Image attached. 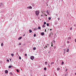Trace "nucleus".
I'll return each mask as SVG.
<instances>
[{
  "label": "nucleus",
  "mask_w": 76,
  "mask_h": 76,
  "mask_svg": "<svg viewBox=\"0 0 76 76\" xmlns=\"http://www.w3.org/2000/svg\"><path fill=\"white\" fill-rule=\"evenodd\" d=\"M41 35H42V36L44 35V32L42 33H41Z\"/></svg>",
  "instance_id": "5"
},
{
  "label": "nucleus",
  "mask_w": 76,
  "mask_h": 76,
  "mask_svg": "<svg viewBox=\"0 0 76 76\" xmlns=\"http://www.w3.org/2000/svg\"><path fill=\"white\" fill-rule=\"evenodd\" d=\"M50 31H52V29H50Z\"/></svg>",
  "instance_id": "47"
},
{
  "label": "nucleus",
  "mask_w": 76,
  "mask_h": 76,
  "mask_svg": "<svg viewBox=\"0 0 76 76\" xmlns=\"http://www.w3.org/2000/svg\"><path fill=\"white\" fill-rule=\"evenodd\" d=\"M38 19H39V18H38Z\"/></svg>",
  "instance_id": "56"
},
{
  "label": "nucleus",
  "mask_w": 76,
  "mask_h": 76,
  "mask_svg": "<svg viewBox=\"0 0 76 76\" xmlns=\"http://www.w3.org/2000/svg\"><path fill=\"white\" fill-rule=\"evenodd\" d=\"M45 32H46V29H45Z\"/></svg>",
  "instance_id": "45"
},
{
  "label": "nucleus",
  "mask_w": 76,
  "mask_h": 76,
  "mask_svg": "<svg viewBox=\"0 0 76 76\" xmlns=\"http://www.w3.org/2000/svg\"><path fill=\"white\" fill-rule=\"evenodd\" d=\"M56 46H55V47H54V49H56Z\"/></svg>",
  "instance_id": "38"
},
{
  "label": "nucleus",
  "mask_w": 76,
  "mask_h": 76,
  "mask_svg": "<svg viewBox=\"0 0 76 76\" xmlns=\"http://www.w3.org/2000/svg\"><path fill=\"white\" fill-rule=\"evenodd\" d=\"M44 24H46V22H44Z\"/></svg>",
  "instance_id": "36"
},
{
  "label": "nucleus",
  "mask_w": 76,
  "mask_h": 76,
  "mask_svg": "<svg viewBox=\"0 0 76 76\" xmlns=\"http://www.w3.org/2000/svg\"><path fill=\"white\" fill-rule=\"evenodd\" d=\"M34 37H36V34H34Z\"/></svg>",
  "instance_id": "26"
},
{
  "label": "nucleus",
  "mask_w": 76,
  "mask_h": 76,
  "mask_svg": "<svg viewBox=\"0 0 76 76\" xmlns=\"http://www.w3.org/2000/svg\"><path fill=\"white\" fill-rule=\"evenodd\" d=\"M75 75H76V72L75 73Z\"/></svg>",
  "instance_id": "50"
},
{
  "label": "nucleus",
  "mask_w": 76,
  "mask_h": 76,
  "mask_svg": "<svg viewBox=\"0 0 76 76\" xmlns=\"http://www.w3.org/2000/svg\"><path fill=\"white\" fill-rule=\"evenodd\" d=\"M46 16H47V15H46Z\"/></svg>",
  "instance_id": "55"
},
{
  "label": "nucleus",
  "mask_w": 76,
  "mask_h": 76,
  "mask_svg": "<svg viewBox=\"0 0 76 76\" xmlns=\"http://www.w3.org/2000/svg\"><path fill=\"white\" fill-rule=\"evenodd\" d=\"M44 27H45V25L44 24L42 26V28H44Z\"/></svg>",
  "instance_id": "11"
},
{
  "label": "nucleus",
  "mask_w": 76,
  "mask_h": 76,
  "mask_svg": "<svg viewBox=\"0 0 76 76\" xmlns=\"http://www.w3.org/2000/svg\"><path fill=\"white\" fill-rule=\"evenodd\" d=\"M22 39V37H20L18 38V40H20V39Z\"/></svg>",
  "instance_id": "8"
},
{
  "label": "nucleus",
  "mask_w": 76,
  "mask_h": 76,
  "mask_svg": "<svg viewBox=\"0 0 76 76\" xmlns=\"http://www.w3.org/2000/svg\"><path fill=\"white\" fill-rule=\"evenodd\" d=\"M70 30H72V27H71L70 28Z\"/></svg>",
  "instance_id": "30"
},
{
  "label": "nucleus",
  "mask_w": 76,
  "mask_h": 76,
  "mask_svg": "<svg viewBox=\"0 0 76 76\" xmlns=\"http://www.w3.org/2000/svg\"><path fill=\"white\" fill-rule=\"evenodd\" d=\"M56 16H57V14H56Z\"/></svg>",
  "instance_id": "52"
},
{
  "label": "nucleus",
  "mask_w": 76,
  "mask_h": 76,
  "mask_svg": "<svg viewBox=\"0 0 76 76\" xmlns=\"http://www.w3.org/2000/svg\"><path fill=\"white\" fill-rule=\"evenodd\" d=\"M31 60H33L34 58V56H31L30 57Z\"/></svg>",
  "instance_id": "2"
},
{
  "label": "nucleus",
  "mask_w": 76,
  "mask_h": 76,
  "mask_svg": "<svg viewBox=\"0 0 76 76\" xmlns=\"http://www.w3.org/2000/svg\"><path fill=\"white\" fill-rule=\"evenodd\" d=\"M51 46H52L53 47V44H52V45H51Z\"/></svg>",
  "instance_id": "48"
},
{
  "label": "nucleus",
  "mask_w": 76,
  "mask_h": 76,
  "mask_svg": "<svg viewBox=\"0 0 76 76\" xmlns=\"http://www.w3.org/2000/svg\"><path fill=\"white\" fill-rule=\"evenodd\" d=\"M39 13V12L38 11H36L35 12V14L37 16H38Z\"/></svg>",
  "instance_id": "1"
},
{
  "label": "nucleus",
  "mask_w": 76,
  "mask_h": 76,
  "mask_svg": "<svg viewBox=\"0 0 76 76\" xmlns=\"http://www.w3.org/2000/svg\"><path fill=\"white\" fill-rule=\"evenodd\" d=\"M23 36H25V35H23Z\"/></svg>",
  "instance_id": "53"
},
{
  "label": "nucleus",
  "mask_w": 76,
  "mask_h": 76,
  "mask_svg": "<svg viewBox=\"0 0 76 76\" xmlns=\"http://www.w3.org/2000/svg\"><path fill=\"white\" fill-rule=\"evenodd\" d=\"M46 12L47 13H48V14H49V12H48V10H47L46 11Z\"/></svg>",
  "instance_id": "14"
},
{
  "label": "nucleus",
  "mask_w": 76,
  "mask_h": 76,
  "mask_svg": "<svg viewBox=\"0 0 76 76\" xmlns=\"http://www.w3.org/2000/svg\"><path fill=\"white\" fill-rule=\"evenodd\" d=\"M67 39L68 40H69V39H71V37H69Z\"/></svg>",
  "instance_id": "6"
},
{
  "label": "nucleus",
  "mask_w": 76,
  "mask_h": 76,
  "mask_svg": "<svg viewBox=\"0 0 76 76\" xmlns=\"http://www.w3.org/2000/svg\"><path fill=\"white\" fill-rule=\"evenodd\" d=\"M11 67L12 66H9V68H11Z\"/></svg>",
  "instance_id": "25"
},
{
  "label": "nucleus",
  "mask_w": 76,
  "mask_h": 76,
  "mask_svg": "<svg viewBox=\"0 0 76 76\" xmlns=\"http://www.w3.org/2000/svg\"><path fill=\"white\" fill-rule=\"evenodd\" d=\"M51 34H50L49 35V37H50V36H51Z\"/></svg>",
  "instance_id": "42"
},
{
  "label": "nucleus",
  "mask_w": 76,
  "mask_h": 76,
  "mask_svg": "<svg viewBox=\"0 0 76 76\" xmlns=\"http://www.w3.org/2000/svg\"><path fill=\"white\" fill-rule=\"evenodd\" d=\"M66 67H65V68H66Z\"/></svg>",
  "instance_id": "59"
},
{
  "label": "nucleus",
  "mask_w": 76,
  "mask_h": 76,
  "mask_svg": "<svg viewBox=\"0 0 76 76\" xmlns=\"http://www.w3.org/2000/svg\"><path fill=\"white\" fill-rule=\"evenodd\" d=\"M45 47H46V48L48 47L47 46V45H46Z\"/></svg>",
  "instance_id": "37"
},
{
  "label": "nucleus",
  "mask_w": 76,
  "mask_h": 76,
  "mask_svg": "<svg viewBox=\"0 0 76 76\" xmlns=\"http://www.w3.org/2000/svg\"><path fill=\"white\" fill-rule=\"evenodd\" d=\"M19 45H21V43H19Z\"/></svg>",
  "instance_id": "32"
},
{
  "label": "nucleus",
  "mask_w": 76,
  "mask_h": 76,
  "mask_svg": "<svg viewBox=\"0 0 76 76\" xmlns=\"http://www.w3.org/2000/svg\"><path fill=\"white\" fill-rule=\"evenodd\" d=\"M48 67H50V64H48Z\"/></svg>",
  "instance_id": "27"
},
{
  "label": "nucleus",
  "mask_w": 76,
  "mask_h": 76,
  "mask_svg": "<svg viewBox=\"0 0 76 76\" xmlns=\"http://www.w3.org/2000/svg\"><path fill=\"white\" fill-rule=\"evenodd\" d=\"M44 70H47V68H44Z\"/></svg>",
  "instance_id": "24"
},
{
  "label": "nucleus",
  "mask_w": 76,
  "mask_h": 76,
  "mask_svg": "<svg viewBox=\"0 0 76 76\" xmlns=\"http://www.w3.org/2000/svg\"><path fill=\"white\" fill-rule=\"evenodd\" d=\"M45 63H47V62H45Z\"/></svg>",
  "instance_id": "49"
},
{
  "label": "nucleus",
  "mask_w": 76,
  "mask_h": 76,
  "mask_svg": "<svg viewBox=\"0 0 76 76\" xmlns=\"http://www.w3.org/2000/svg\"><path fill=\"white\" fill-rule=\"evenodd\" d=\"M43 76H45V75H44Z\"/></svg>",
  "instance_id": "51"
},
{
  "label": "nucleus",
  "mask_w": 76,
  "mask_h": 76,
  "mask_svg": "<svg viewBox=\"0 0 76 76\" xmlns=\"http://www.w3.org/2000/svg\"><path fill=\"white\" fill-rule=\"evenodd\" d=\"M53 42L55 43L56 42V41H55V40H53Z\"/></svg>",
  "instance_id": "31"
},
{
  "label": "nucleus",
  "mask_w": 76,
  "mask_h": 76,
  "mask_svg": "<svg viewBox=\"0 0 76 76\" xmlns=\"http://www.w3.org/2000/svg\"><path fill=\"white\" fill-rule=\"evenodd\" d=\"M38 29H41V27H38Z\"/></svg>",
  "instance_id": "21"
},
{
  "label": "nucleus",
  "mask_w": 76,
  "mask_h": 76,
  "mask_svg": "<svg viewBox=\"0 0 76 76\" xmlns=\"http://www.w3.org/2000/svg\"><path fill=\"white\" fill-rule=\"evenodd\" d=\"M10 61H11V59H10Z\"/></svg>",
  "instance_id": "54"
},
{
  "label": "nucleus",
  "mask_w": 76,
  "mask_h": 76,
  "mask_svg": "<svg viewBox=\"0 0 76 76\" xmlns=\"http://www.w3.org/2000/svg\"><path fill=\"white\" fill-rule=\"evenodd\" d=\"M28 8L29 9H32V7L31 6H29L28 7Z\"/></svg>",
  "instance_id": "3"
},
{
  "label": "nucleus",
  "mask_w": 76,
  "mask_h": 76,
  "mask_svg": "<svg viewBox=\"0 0 76 76\" xmlns=\"http://www.w3.org/2000/svg\"><path fill=\"white\" fill-rule=\"evenodd\" d=\"M63 64H64V62H62V63H61V65H63Z\"/></svg>",
  "instance_id": "18"
},
{
  "label": "nucleus",
  "mask_w": 76,
  "mask_h": 76,
  "mask_svg": "<svg viewBox=\"0 0 76 76\" xmlns=\"http://www.w3.org/2000/svg\"><path fill=\"white\" fill-rule=\"evenodd\" d=\"M51 44H52V42H51Z\"/></svg>",
  "instance_id": "57"
},
{
  "label": "nucleus",
  "mask_w": 76,
  "mask_h": 76,
  "mask_svg": "<svg viewBox=\"0 0 76 76\" xmlns=\"http://www.w3.org/2000/svg\"><path fill=\"white\" fill-rule=\"evenodd\" d=\"M75 42H76V39H75Z\"/></svg>",
  "instance_id": "40"
},
{
  "label": "nucleus",
  "mask_w": 76,
  "mask_h": 76,
  "mask_svg": "<svg viewBox=\"0 0 76 76\" xmlns=\"http://www.w3.org/2000/svg\"><path fill=\"white\" fill-rule=\"evenodd\" d=\"M47 47H50V45L48 44H47Z\"/></svg>",
  "instance_id": "19"
},
{
  "label": "nucleus",
  "mask_w": 76,
  "mask_h": 76,
  "mask_svg": "<svg viewBox=\"0 0 76 76\" xmlns=\"http://www.w3.org/2000/svg\"><path fill=\"white\" fill-rule=\"evenodd\" d=\"M51 33H52V32H51Z\"/></svg>",
  "instance_id": "58"
},
{
  "label": "nucleus",
  "mask_w": 76,
  "mask_h": 76,
  "mask_svg": "<svg viewBox=\"0 0 76 76\" xmlns=\"http://www.w3.org/2000/svg\"><path fill=\"white\" fill-rule=\"evenodd\" d=\"M67 73H68L67 72L65 74V76H67V75H68V74H67Z\"/></svg>",
  "instance_id": "9"
},
{
  "label": "nucleus",
  "mask_w": 76,
  "mask_h": 76,
  "mask_svg": "<svg viewBox=\"0 0 76 76\" xmlns=\"http://www.w3.org/2000/svg\"><path fill=\"white\" fill-rule=\"evenodd\" d=\"M17 72H18V73H19V71L18 69L17 70Z\"/></svg>",
  "instance_id": "20"
},
{
  "label": "nucleus",
  "mask_w": 76,
  "mask_h": 76,
  "mask_svg": "<svg viewBox=\"0 0 76 76\" xmlns=\"http://www.w3.org/2000/svg\"><path fill=\"white\" fill-rule=\"evenodd\" d=\"M48 19H49V20H50L51 19V18L50 17H49L48 18Z\"/></svg>",
  "instance_id": "28"
},
{
  "label": "nucleus",
  "mask_w": 76,
  "mask_h": 76,
  "mask_svg": "<svg viewBox=\"0 0 76 76\" xmlns=\"http://www.w3.org/2000/svg\"><path fill=\"white\" fill-rule=\"evenodd\" d=\"M66 53V50H64V54H65V53Z\"/></svg>",
  "instance_id": "34"
},
{
  "label": "nucleus",
  "mask_w": 76,
  "mask_h": 76,
  "mask_svg": "<svg viewBox=\"0 0 76 76\" xmlns=\"http://www.w3.org/2000/svg\"><path fill=\"white\" fill-rule=\"evenodd\" d=\"M25 56H27V54H25Z\"/></svg>",
  "instance_id": "33"
},
{
  "label": "nucleus",
  "mask_w": 76,
  "mask_h": 76,
  "mask_svg": "<svg viewBox=\"0 0 76 76\" xmlns=\"http://www.w3.org/2000/svg\"><path fill=\"white\" fill-rule=\"evenodd\" d=\"M58 20H60V18H58Z\"/></svg>",
  "instance_id": "39"
},
{
  "label": "nucleus",
  "mask_w": 76,
  "mask_h": 76,
  "mask_svg": "<svg viewBox=\"0 0 76 76\" xmlns=\"http://www.w3.org/2000/svg\"><path fill=\"white\" fill-rule=\"evenodd\" d=\"M46 47H45V49H47V48H45Z\"/></svg>",
  "instance_id": "44"
},
{
  "label": "nucleus",
  "mask_w": 76,
  "mask_h": 76,
  "mask_svg": "<svg viewBox=\"0 0 76 76\" xmlns=\"http://www.w3.org/2000/svg\"><path fill=\"white\" fill-rule=\"evenodd\" d=\"M47 26H49V24L48 23H47Z\"/></svg>",
  "instance_id": "22"
},
{
  "label": "nucleus",
  "mask_w": 76,
  "mask_h": 76,
  "mask_svg": "<svg viewBox=\"0 0 76 76\" xmlns=\"http://www.w3.org/2000/svg\"><path fill=\"white\" fill-rule=\"evenodd\" d=\"M1 47H3V43H1Z\"/></svg>",
  "instance_id": "15"
},
{
  "label": "nucleus",
  "mask_w": 76,
  "mask_h": 76,
  "mask_svg": "<svg viewBox=\"0 0 76 76\" xmlns=\"http://www.w3.org/2000/svg\"><path fill=\"white\" fill-rule=\"evenodd\" d=\"M29 33H31V32H32V30H29Z\"/></svg>",
  "instance_id": "12"
},
{
  "label": "nucleus",
  "mask_w": 76,
  "mask_h": 76,
  "mask_svg": "<svg viewBox=\"0 0 76 76\" xmlns=\"http://www.w3.org/2000/svg\"><path fill=\"white\" fill-rule=\"evenodd\" d=\"M7 62H9V60L7 59Z\"/></svg>",
  "instance_id": "35"
},
{
  "label": "nucleus",
  "mask_w": 76,
  "mask_h": 76,
  "mask_svg": "<svg viewBox=\"0 0 76 76\" xmlns=\"http://www.w3.org/2000/svg\"><path fill=\"white\" fill-rule=\"evenodd\" d=\"M67 43H69V41H67Z\"/></svg>",
  "instance_id": "41"
},
{
  "label": "nucleus",
  "mask_w": 76,
  "mask_h": 76,
  "mask_svg": "<svg viewBox=\"0 0 76 76\" xmlns=\"http://www.w3.org/2000/svg\"><path fill=\"white\" fill-rule=\"evenodd\" d=\"M33 50H36V48H33Z\"/></svg>",
  "instance_id": "16"
},
{
  "label": "nucleus",
  "mask_w": 76,
  "mask_h": 76,
  "mask_svg": "<svg viewBox=\"0 0 76 76\" xmlns=\"http://www.w3.org/2000/svg\"><path fill=\"white\" fill-rule=\"evenodd\" d=\"M10 75H12V72H10Z\"/></svg>",
  "instance_id": "29"
},
{
  "label": "nucleus",
  "mask_w": 76,
  "mask_h": 76,
  "mask_svg": "<svg viewBox=\"0 0 76 76\" xmlns=\"http://www.w3.org/2000/svg\"><path fill=\"white\" fill-rule=\"evenodd\" d=\"M19 60H21V57H20V56L19 57Z\"/></svg>",
  "instance_id": "23"
},
{
  "label": "nucleus",
  "mask_w": 76,
  "mask_h": 76,
  "mask_svg": "<svg viewBox=\"0 0 76 76\" xmlns=\"http://www.w3.org/2000/svg\"><path fill=\"white\" fill-rule=\"evenodd\" d=\"M11 56H12V57H13V56H14V54L13 53H12L11 54Z\"/></svg>",
  "instance_id": "10"
},
{
  "label": "nucleus",
  "mask_w": 76,
  "mask_h": 76,
  "mask_svg": "<svg viewBox=\"0 0 76 76\" xmlns=\"http://www.w3.org/2000/svg\"><path fill=\"white\" fill-rule=\"evenodd\" d=\"M41 16H43V15H41Z\"/></svg>",
  "instance_id": "46"
},
{
  "label": "nucleus",
  "mask_w": 76,
  "mask_h": 76,
  "mask_svg": "<svg viewBox=\"0 0 76 76\" xmlns=\"http://www.w3.org/2000/svg\"><path fill=\"white\" fill-rule=\"evenodd\" d=\"M5 73H8V71L6 70L5 71Z\"/></svg>",
  "instance_id": "4"
},
{
  "label": "nucleus",
  "mask_w": 76,
  "mask_h": 76,
  "mask_svg": "<svg viewBox=\"0 0 76 76\" xmlns=\"http://www.w3.org/2000/svg\"><path fill=\"white\" fill-rule=\"evenodd\" d=\"M66 71H67V69H66Z\"/></svg>",
  "instance_id": "43"
},
{
  "label": "nucleus",
  "mask_w": 76,
  "mask_h": 76,
  "mask_svg": "<svg viewBox=\"0 0 76 76\" xmlns=\"http://www.w3.org/2000/svg\"><path fill=\"white\" fill-rule=\"evenodd\" d=\"M60 68H57V70L58 71V70H60Z\"/></svg>",
  "instance_id": "13"
},
{
  "label": "nucleus",
  "mask_w": 76,
  "mask_h": 76,
  "mask_svg": "<svg viewBox=\"0 0 76 76\" xmlns=\"http://www.w3.org/2000/svg\"><path fill=\"white\" fill-rule=\"evenodd\" d=\"M54 64V62H52L50 64L52 65V64Z\"/></svg>",
  "instance_id": "7"
},
{
  "label": "nucleus",
  "mask_w": 76,
  "mask_h": 76,
  "mask_svg": "<svg viewBox=\"0 0 76 76\" xmlns=\"http://www.w3.org/2000/svg\"><path fill=\"white\" fill-rule=\"evenodd\" d=\"M68 51H69V49H68L67 50L66 52H68Z\"/></svg>",
  "instance_id": "17"
}]
</instances>
